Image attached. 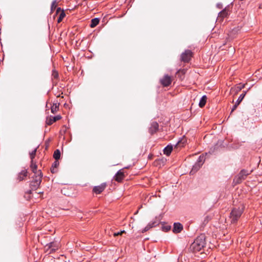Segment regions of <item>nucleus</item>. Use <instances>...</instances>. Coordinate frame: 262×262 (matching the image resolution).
I'll use <instances>...</instances> for the list:
<instances>
[{
    "mask_svg": "<svg viewBox=\"0 0 262 262\" xmlns=\"http://www.w3.org/2000/svg\"><path fill=\"white\" fill-rule=\"evenodd\" d=\"M206 245L205 236L201 234L198 236L190 246V249L193 252L200 251Z\"/></svg>",
    "mask_w": 262,
    "mask_h": 262,
    "instance_id": "1",
    "label": "nucleus"
},
{
    "mask_svg": "<svg viewBox=\"0 0 262 262\" xmlns=\"http://www.w3.org/2000/svg\"><path fill=\"white\" fill-rule=\"evenodd\" d=\"M59 103L58 102V101H56V102H54L52 105L51 107V111L52 113L55 114L57 112L59 108Z\"/></svg>",
    "mask_w": 262,
    "mask_h": 262,
    "instance_id": "15",
    "label": "nucleus"
},
{
    "mask_svg": "<svg viewBox=\"0 0 262 262\" xmlns=\"http://www.w3.org/2000/svg\"><path fill=\"white\" fill-rule=\"evenodd\" d=\"M243 212V208H234L232 209L230 213V219L231 223H235L240 218Z\"/></svg>",
    "mask_w": 262,
    "mask_h": 262,
    "instance_id": "2",
    "label": "nucleus"
},
{
    "mask_svg": "<svg viewBox=\"0 0 262 262\" xmlns=\"http://www.w3.org/2000/svg\"><path fill=\"white\" fill-rule=\"evenodd\" d=\"M247 92V91H244L243 93L240 95V96H239L238 98L237 99L236 102H235L236 103H237V104L239 105L240 104V103L242 101V100L244 98Z\"/></svg>",
    "mask_w": 262,
    "mask_h": 262,
    "instance_id": "25",
    "label": "nucleus"
},
{
    "mask_svg": "<svg viewBox=\"0 0 262 262\" xmlns=\"http://www.w3.org/2000/svg\"><path fill=\"white\" fill-rule=\"evenodd\" d=\"M172 82L171 77L168 75H165L162 78L160 79L161 84L165 87L168 86Z\"/></svg>",
    "mask_w": 262,
    "mask_h": 262,
    "instance_id": "6",
    "label": "nucleus"
},
{
    "mask_svg": "<svg viewBox=\"0 0 262 262\" xmlns=\"http://www.w3.org/2000/svg\"><path fill=\"white\" fill-rule=\"evenodd\" d=\"M42 174L40 170H38V173L35 174V178H33V181L36 182V184H40L42 180Z\"/></svg>",
    "mask_w": 262,
    "mask_h": 262,
    "instance_id": "13",
    "label": "nucleus"
},
{
    "mask_svg": "<svg viewBox=\"0 0 262 262\" xmlns=\"http://www.w3.org/2000/svg\"><path fill=\"white\" fill-rule=\"evenodd\" d=\"M28 170L26 169H24L22 170L20 172H19L17 174V180L19 182L21 181L27 177L28 176Z\"/></svg>",
    "mask_w": 262,
    "mask_h": 262,
    "instance_id": "9",
    "label": "nucleus"
},
{
    "mask_svg": "<svg viewBox=\"0 0 262 262\" xmlns=\"http://www.w3.org/2000/svg\"><path fill=\"white\" fill-rule=\"evenodd\" d=\"M228 15V12L225 9L221 11L218 15L219 19H223L225 17H226Z\"/></svg>",
    "mask_w": 262,
    "mask_h": 262,
    "instance_id": "21",
    "label": "nucleus"
},
{
    "mask_svg": "<svg viewBox=\"0 0 262 262\" xmlns=\"http://www.w3.org/2000/svg\"><path fill=\"white\" fill-rule=\"evenodd\" d=\"M192 52L189 50H186L181 54V60L184 62H188L192 57Z\"/></svg>",
    "mask_w": 262,
    "mask_h": 262,
    "instance_id": "5",
    "label": "nucleus"
},
{
    "mask_svg": "<svg viewBox=\"0 0 262 262\" xmlns=\"http://www.w3.org/2000/svg\"><path fill=\"white\" fill-rule=\"evenodd\" d=\"M186 140L185 139H182L179 140L175 145V147H184L186 144Z\"/></svg>",
    "mask_w": 262,
    "mask_h": 262,
    "instance_id": "23",
    "label": "nucleus"
},
{
    "mask_svg": "<svg viewBox=\"0 0 262 262\" xmlns=\"http://www.w3.org/2000/svg\"><path fill=\"white\" fill-rule=\"evenodd\" d=\"M159 128V124L157 122H152L151 123L150 127L149 128V132L151 134L155 133Z\"/></svg>",
    "mask_w": 262,
    "mask_h": 262,
    "instance_id": "12",
    "label": "nucleus"
},
{
    "mask_svg": "<svg viewBox=\"0 0 262 262\" xmlns=\"http://www.w3.org/2000/svg\"><path fill=\"white\" fill-rule=\"evenodd\" d=\"M40 184H38V185L36 184V182L32 180L30 183V187L32 190H36L37 188H38Z\"/></svg>",
    "mask_w": 262,
    "mask_h": 262,
    "instance_id": "28",
    "label": "nucleus"
},
{
    "mask_svg": "<svg viewBox=\"0 0 262 262\" xmlns=\"http://www.w3.org/2000/svg\"><path fill=\"white\" fill-rule=\"evenodd\" d=\"M125 230H122L120 232H115L114 233V236H118V235H121L123 233H125Z\"/></svg>",
    "mask_w": 262,
    "mask_h": 262,
    "instance_id": "31",
    "label": "nucleus"
},
{
    "mask_svg": "<svg viewBox=\"0 0 262 262\" xmlns=\"http://www.w3.org/2000/svg\"><path fill=\"white\" fill-rule=\"evenodd\" d=\"M249 173L247 170L245 169L242 170L234 178V181L236 184L241 183L244 180H245Z\"/></svg>",
    "mask_w": 262,
    "mask_h": 262,
    "instance_id": "4",
    "label": "nucleus"
},
{
    "mask_svg": "<svg viewBox=\"0 0 262 262\" xmlns=\"http://www.w3.org/2000/svg\"><path fill=\"white\" fill-rule=\"evenodd\" d=\"M206 101H207L206 96V95L203 96L200 100L199 104V106L200 107H204L206 103Z\"/></svg>",
    "mask_w": 262,
    "mask_h": 262,
    "instance_id": "22",
    "label": "nucleus"
},
{
    "mask_svg": "<svg viewBox=\"0 0 262 262\" xmlns=\"http://www.w3.org/2000/svg\"><path fill=\"white\" fill-rule=\"evenodd\" d=\"M245 84H238L235 88L236 89V92H237L242 90L243 89H244L245 88Z\"/></svg>",
    "mask_w": 262,
    "mask_h": 262,
    "instance_id": "29",
    "label": "nucleus"
},
{
    "mask_svg": "<svg viewBox=\"0 0 262 262\" xmlns=\"http://www.w3.org/2000/svg\"><path fill=\"white\" fill-rule=\"evenodd\" d=\"M99 23V19L98 18H94L91 20L90 27L91 28L95 27Z\"/></svg>",
    "mask_w": 262,
    "mask_h": 262,
    "instance_id": "24",
    "label": "nucleus"
},
{
    "mask_svg": "<svg viewBox=\"0 0 262 262\" xmlns=\"http://www.w3.org/2000/svg\"><path fill=\"white\" fill-rule=\"evenodd\" d=\"M53 157L56 160H58L60 157V151L59 149H56L53 154Z\"/></svg>",
    "mask_w": 262,
    "mask_h": 262,
    "instance_id": "26",
    "label": "nucleus"
},
{
    "mask_svg": "<svg viewBox=\"0 0 262 262\" xmlns=\"http://www.w3.org/2000/svg\"><path fill=\"white\" fill-rule=\"evenodd\" d=\"M124 177L125 176L123 171V169H121L118 171L114 176V179L115 181L120 182L124 179Z\"/></svg>",
    "mask_w": 262,
    "mask_h": 262,
    "instance_id": "8",
    "label": "nucleus"
},
{
    "mask_svg": "<svg viewBox=\"0 0 262 262\" xmlns=\"http://www.w3.org/2000/svg\"><path fill=\"white\" fill-rule=\"evenodd\" d=\"M60 12V14H59V16L58 18V19H57V22L58 23H60L63 18L65 17L66 16V14H65V13L64 12L63 10H61V8H57V10H56V13H58Z\"/></svg>",
    "mask_w": 262,
    "mask_h": 262,
    "instance_id": "14",
    "label": "nucleus"
},
{
    "mask_svg": "<svg viewBox=\"0 0 262 262\" xmlns=\"http://www.w3.org/2000/svg\"><path fill=\"white\" fill-rule=\"evenodd\" d=\"M173 149V147L171 145H168L167 146H166L163 152L164 154L166 156H169L171 154L172 150Z\"/></svg>",
    "mask_w": 262,
    "mask_h": 262,
    "instance_id": "19",
    "label": "nucleus"
},
{
    "mask_svg": "<svg viewBox=\"0 0 262 262\" xmlns=\"http://www.w3.org/2000/svg\"><path fill=\"white\" fill-rule=\"evenodd\" d=\"M159 222L158 221L157 219L156 218L154 220L150 222L148 225L143 229L142 232L144 233L145 232L147 231L150 228L156 227L159 225Z\"/></svg>",
    "mask_w": 262,
    "mask_h": 262,
    "instance_id": "7",
    "label": "nucleus"
},
{
    "mask_svg": "<svg viewBox=\"0 0 262 262\" xmlns=\"http://www.w3.org/2000/svg\"><path fill=\"white\" fill-rule=\"evenodd\" d=\"M181 72L183 74L185 73V70H180L178 71V72Z\"/></svg>",
    "mask_w": 262,
    "mask_h": 262,
    "instance_id": "35",
    "label": "nucleus"
},
{
    "mask_svg": "<svg viewBox=\"0 0 262 262\" xmlns=\"http://www.w3.org/2000/svg\"><path fill=\"white\" fill-rule=\"evenodd\" d=\"M30 168H31V170L32 171V172L34 173V174H36L37 173H38V170H37V165L36 164V163L35 162H34V161H31Z\"/></svg>",
    "mask_w": 262,
    "mask_h": 262,
    "instance_id": "18",
    "label": "nucleus"
},
{
    "mask_svg": "<svg viewBox=\"0 0 262 262\" xmlns=\"http://www.w3.org/2000/svg\"><path fill=\"white\" fill-rule=\"evenodd\" d=\"M105 187L106 185L105 184H102L99 186H95L93 191L96 194H100L104 190Z\"/></svg>",
    "mask_w": 262,
    "mask_h": 262,
    "instance_id": "11",
    "label": "nucleus"
},
{
    "mask_svg": "<svg viewBox=\"0 0 262 262\" xmlns=\"http://www.w3.org/2000/svg\"><path fill=\"white\" fill-rule=\"evenodd\" d=\"M61 118V117L60 115H57L54 117H53L52 118H50L49 120L47 121V124L48 125H51L54 122H56L57 120H60Z\"/></svg>",
    "mask_w": 262,
    "mask_h": 262,
    "instance_id": "20",
    "label": "nucleus"
},
{
    "mask_svg": "<svg viewBox=\"0 0 262 262\" xmlns=\"http://www.w3.org/2000/svg\"><path fill=\"white\" fill-rule=\"evenodd\" d=\"M162 228H163V231H167L170 229L171 226H169V225H167L165 226H163Z\"/></svg>",
    "mask_w": 262,
    "mask_h": 262,
    "instance_id": "32",
    "label": "nucleus"
},
{
    "mask_svg": "<svg viewBox=\"0 0 262 262\" xmlns=\"http://www.w3.org/2000/svg\"><path fill=\"white\" fill-rule=\"evenodd\" d=\"M57 7V2L56 0H54L52 2L51 7V11H53L54 10L56 9Z\"/></svg>",
    "mask_w": 262,
    "mask_h": 262,
    "instance_id": "30",
    "label": "nucleus"
},
{
    "mask_svg": "<svg viewBox=\"0 0 262 262\" xmlns=\"http://www.w3.org/2000/svg\"><path fill=\"white\" fill-rule=\"evenodd\" d=\"M59 163L58 160H56L53 162L51 168V171L52 173H54L57 172V167L59 166Z\"/></svg>",
    "mask_w": 262,
    "mask_h": 262,
    "instance_id": "16",
    "label": "nucleus"
},
{
    "mask_svg": "<svg viewBox=\"0 0 262 262\" xmlns=\"http://www.w3.org/2000/svg\"><path fill=\"white\" fill-rule=\"evenodd\" d=\"M238 105V104H237V103H235V104L233 106V107L232 108L231 113H232L234 110H236V108H237Z\"/></svg>",
    "mask_w": 262,
    "mask_h": 262,
    "instance_id": "33",
    "label": "nucleus"
},
{
    "mask_svg": "<svg viewBox=\"0 0 262 262\" xmlns=\"http://www.w3.org/2000/svg\"><path fill=\"white\" fill-rule=\"evenodd\" d=\"M53 76L55 78H57L58 76V74L56 71H53Z\"/></svg>",
    "mask_w": 262,
    "mask_h": 262,
    "instance_id": "34",
    "label": "nucleus"
},
{
    "mask_svg": "<svg viewBox=\"0 0 262 262\" xmlns=\"http://www.w3.org/2000/svg\"><path fill=\"white\" fill-rule=\"evenodd\" d=\"M183 229V225L180 223H174L173 224V227L172 231L174 233H180Z\"/></svg>",
    "mask_w": 262,
    "mask_h": 262,
    "instance_id": "10",
    "label": "nucleus"
},
{
    "mask_svg": "<svg viewBox=\"0 0 262 262\" xmlns=\"http://www.w3.org/2000/svg\"><path fill=\"white\" fill-rule=\"evenodd\" d=\"M205 160V158L204 155L200 156L195 163L193 165L190 174L192 175L198 171L204 164Z\"/></svg>",
    "mask_w": 262,
    "mask_h": 262,
    "instance_id": "3",
    "label": "nucleus"
},
{
    "mask_svg": "<svg viewBox=\"0 0 262 262\" xmlns=\"http://www.w3.org/2000/svg\"><path fill=\"white\" fill-rule=\"evenodd\" d=\"M48 245L49 248L51 249V250L52 251H56L59 247V244L57 242H51Z\"/></svg>",
    "mask_w": 262,
    "mask_h": 262,
    "instance_id": "17",
    "label": "nucleus"
},
{
    "mask_svg": "<svg viewBox=\"0 0 262 262\" xmlns=\"http://www.w3.org/2000/svg\"><path fill=\"white\" fill-rule=\"evenodd\" d=\"M37 149V147L35 148L32 151L30 152L29 155H30V158L31 159V161H34V159L35 158V157L36 156Z\"/></svg>",
    "mask_w": 262,
    "mask_h": 262,
    "instance_id": "27",
    "label": "nucleus"
}]
</instances>
